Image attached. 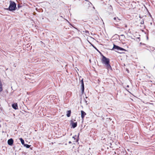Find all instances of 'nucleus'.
<instances>
[{
  "instance_id": "f257e3e1",
  "label": "nucleus",
  "mask_w": 155,
  "mask_h": 155,
  "mask_svg": "<svg viewBox=\"0 0 155 155\" xmlns=\"http://www.w3.org/2000/svg\"><path fill=\"white\" fill-rule=\"evenodd\" d=\"M102 57L101 59V61L104 66L108 69H112V68L110 64V60L102 55Z\"/></svg>"
},
{
  "instance_id": "f03ea898",
  "label": "nucleus",
  "mask_w": 155,
  "mask_h": 155,
  "mask_svg": "<svg viewBox=\"0 0 155 155\" xmlns=\"http://www.w3.org/2000/svg\"><path fill=\"white\" fill-rule=\"evenodd\" d=\"M10 2L9 6L7 9L10 11L15 10L16 8V3L12 1H10Z\"/></svg>"
},
{
  "instance_id": "7ed1b4c3",
  "label": "nucleus",
  "mask_w": 155,
  "mask_h": 155,
  "mask_svg": "<svg viewBox=\"0 0 155 155\" xmlns=\"http://www.w3.org/2000/svg\"><path fill=\"white\" fill-rule=\"evenodd\" d=\"M117 49L118 50H121L125 51L126 50L121 47H120L116 45L115 44H114L112 50Z\"/></svg>"
},
{
  "instance_id": "20e7f679",
  "label": "nucleus",
  "mask_w": 155,
  "mask_h": 155,
  "mask_svg": "<svg viewBox=\"0 0 155 155\" xmlns=\"http://www.w3.org/2000/svg\"><path fill=\"white\" fill-rule=\"evenodd\" d=\"M80 82L81 84V90L82 93V94H83L84 93V81L83 80V79Z\"/></svg>"
},
{
  "instance_id": "39448f33",
  "label": "nucleus",
  "mask_w": 155,
  "mask_h": 155,
  "mask_svg": "<svg viewBox=\"0 0 155 155\" xmlns=\"http://www.w3.org/2000/svg\"><path fill=\"white\" fill-rule=\"evenodd\" d=\"M71 122L72 127L73 128H74L77 127V122H74L72 120L71 121Z\"/></svg>"
},
{
  "instance_id": "423d86ee",
  "label": "nucleus",
  "mask_w": 155,
  "mask_h": 155,
  "mask_svg": "<svg viewBox=\"0 0 155 155\" xmlns=\"http://www.w3.org/2000/svg\"><path fill=\"white\" fill-rule=\"evenodd\" d=\"M8 144L10 146H12L13 143V140L12 138L9 139L8 141Z\"/></svg>"
},
{
  "instance_id": "0eeeda50",
  "label": "nucleus",
  "mask_w": 155,
  "mask_h": 155,
  "mask_svg": "<svg viewBox=\"0 0 155 155\" xmlns=\"http://www.w3.org/2000/svg\"><path fill=\"white\" fill-rule=\"evenodd\" d=\"M81 117L82 119H84L85 116L86 115V113L83 110L81 111Z\"/></svg>"
},
{
  "instance_id": "6e6552de",
  "label": "nucleus",
  "mask_w": 155,
  "mask_h": 155,
  "mask_svg": "<svg viewBox=\"0 0 155 155\" xmlns=\"http://www.w3.org/2000/svg\"><path fill=\"white\" fill-rule=\"evenodd\" d=\"M90 2L88 1H86V2L84 3L83 5L86 8H87L89 7Z\"/></svg>"
},
{
  "instance_id": "1a4fd4ad",
  "label": "nucleus",
  "mask_w": 155,
  "mask_h": 155,
  "mask_svg": "<svg viewBox=\"0 0 155 155\" xmlns=\"http://www.w3.org/2000/svg\"><path fill=\"white\" fill-rule=\"evenodd\" d=\"M12 106L13 108L15 110H16L18 109V104L17 103L13 104L12 105Z\"/></svg>"
},
{
  "instance_id": "9d476101",
  "label": "nucleus",
  "mask_w": 155,
  "mask_h": 155,
  "mask_svg": "<svg viewBox=\"0 0 155 155\" xmlns=\"http://www.w3.org/2000/svg\"><path fill=\"white\" fill-rule=\"evenodd\" d=\"M67 116L68 117H69L71 116V110H68L67 111Z\"/></svg>"
},
{
  "instance_id": "9b49d317",
  "label": "nucleus",
  "mask_w": 155,
  "mask_h": 155,
  "mask_svg": "<svg viewBox=\"0 0 155 155\" xmlns=\"http://www.w3.org/2000/svg\"><path fill=\"white\" fill-rule=\"evenodd\" d=\"M3 90L2 85V83L0 80V92H1Z\"/></svg>"
},
{
  "instance_id": "f8f14e48",
  "label": "nucleus",
  "mask_w": 155,
  "mask_h": 155,
  "mask_svg": "<svg viewBox=\"0 0 155 155\" xmlns=\"http://www.w3.org/2000/svg\"><path fill=\"white\" fill-rule=\"evenodd\" d=\"M19 140H20L22 144L24 145L25 144L24 141L23 139L22 138H21L19 139Z\"/></svg>"
},
{
  "instance_id": "ddd939ff",
  "label": "nucleus",
  "mask_w": 155,
  "mask_h": 155,
  "mask_svg": "<svg viewBox=\"0 0 155 155\" xmlns=\"http://www.w3.org/2000/svg\"><path fill=\"white\" fill-rule=\"evenodd\" d=\"M24 146L25 147H26L27 148H29L30 147V145L27 144H25L24 145Z\"/></svg>"
},
{
  "instance_id": "4468645a",
  "label": "nucleus",
  "mask_w": 155,
  "mask_h": 155,
  "mask_svg": "<svg viewBox=\"0 0 155 155\" xmlns=\"http://www.w3.org/2000/svg\"><path fill=\"white\" fill-rule=\"evenodd\" d=\"M123 27L125 28H127V24H124L123 25Z\"/></svg>"
},
{
  "instance_id": "2eb2a0df",
  "label": "nucleus",
  "mask_w": 155,
  "mask_h": 155,
  "mask_svg": "<svg viewBox=\"0 0 155 155\" xmlns=\"http://www.w3.org/2000/svg\"><path fill=\"white\" fill-rule=\"evenodd\" d=\"M121 36H122V37H125V36H124V35H121Z\"/></svg>"
},
{
  "instance_id": "dca6fc26",
  "label": "nucleus",
  "mask_w": 155,
  "mask_h": 155,
  "mask_svg": "<svg viewBox=\"0 0 155 155\" xmlns=\"http://www.w3.org/2000/svg\"><path fill=\"white\" fill-rule=\"evenodd\" d=\"M114 20H116V17H114Z\"/></svg>"
},
{
  "instance_id": "f3484780",
  "label": "nucleus",
  "mask_w": 155,
  "mask_h": 155,
  "mask_svg": "<svg viewBox=\"0 0 155 155\" xmlns=\"http://www.w3.org/2000/svg\"><path fill=\"white\" fill-rule=\"evenodd\" d=\"M73 138H74V139H75V138L74 137H73Z\"/></svg>"
},
{
  "instance_id": "a211bd4d",
  "label": "nucleus",
  "mask_w": 155,
  "mask_h": 155,
  "mask_svg": "<svg viewBox=\"0 0 155 155\" xmlns=\"http://www.w3.org/2000/svg\"><path fill=\"white\" fill-rule=\"evenodd\" d=\"M69 143H71V141L69 142Z\"/></svg>"
},
{
  "instance_id": "6ab92c4d",
  "label": "nucleus",
  "mask_w": 155,
  "mask_h": 155,
  "mask_svg": "<svg viewBox=\"0 0 155 155\" xmlns=\"http://www.w3.org/2000/svg\"><path fill=\"white\" fill-rule=\"evenodd\" d=\"M21 6H19V5L18 6V8H19Z\"/></svg>"
},
{
  "instance_id": "aec40b11",
  "label": "nucleus",
  "mask_w": 155,
  "mask_h": 155,
  "mask_svg": "<svg viewBox=\"0 0 155 155\" xmlns=\"http://www.w3.org/2000/svg\"><path fill=\"white\" fill-rule=\"evenodd\" d=\"M127 87H129V86H128V85H127Z\"/></svg>"
}]
</instances>
